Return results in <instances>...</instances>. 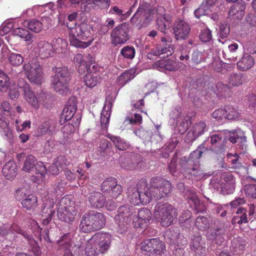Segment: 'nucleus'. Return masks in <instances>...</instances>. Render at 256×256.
I'll use <instances>...</instances> for the list:
<instances>
[{"label":"nucleus","mask_w":256,"mask_h":256,"mask_svg":"<svg viewBox=\"0 0 256 256\" xmlns=\"http://www.w3.org/2000/svg\"><path fill=\"white\" fill-rule=\"evenodd\" d=\"M67 26L68 28V40L72 46L85 48L92 44L93 38L90 37V30L86 22L75 24L74 26L68 23Z\"/></svg>","instance_id":"obj_1"},{"label":"nucleus","mask_w":256,"mask_h":256,"mask_svg":"<svg viewBox=\"0 0 256 256\" xmlns=\"http://www.w3.org/2000/svg\"><path fill=\"white\" fill-rule=\"evenodd\" d=\"M172 190L171 184L168 180L160 178H154L150 180L149 188L142 195L146 196L144 203H148L154 198L159 200L166 196Z\"/></svg>","instance_id":"obj_2"},{"label":"nucleus","mask_w":256,"mask_h":256,"mask_svg":"<svg viewBox=\"0 0 256 256\" xmlns=\"http://www.w3.org/2000/svg\"><path fill=\"white\" fill-rule=\"evenodd\" d=\"M106 222V218L102 213L90 210L84 214L82 217L80 228L84 232H89L102 228Z\"/></svg>","instance_id":"obj_3"},{"label":"nucleus","mask_w":256,"mask_h":256,"mask_svg":"<svg viewBox=\"0 0 256 256\" xmlns=\"http://www.w3.org/2000/svg\"><path fill=\"white\" fill-rule=\"evenodd\" d=\"M154 216L162 226L167 227L173 224L178 212L172 205L168 203H158L154 207Z\"/></svg>","instance_id":"obj_4"},{"label":"nucleus","mask_w":256,"mask_h":256,"mask_svg":"<svg viewBox=\"0 0 256 256\" xmlns=\"http://www.w3.org/2000/svg\"><path fill=\"white\" fill-rule=\"evenodd\" d=\"M202 153V152L198 148L191 153L188 158H183L180 160V164L185 172L198 179L200 178L202 174L198 166V160Z\"/></svg>","instance_id":"obj_5"},{"label":"nucleus","mask_w":256,"mask_h":256,"mask_svg":"<svg viewBox=\"0 0 256 256\" xmlns=\"http://www.w3.org/2000/svg\"><path fill=\"white\" fill-rule=\"evenodd\" d=\"M22 70L31 82L40 84L44 82L42 69L36 59L25 62L22 66Z\"/></svg>","instance_id":"obj_6"},{"label":"nucleus","mask_w":256,"mask_h":256,"mask_svg":"<svg viewBox=\"0 0 256 256\" xmlns=\"http://www.w3.org/2000/svg\"><path fill=\"white\" fill-rule=\"evenodd\" d=\"M55 74L52 78L51 86L54 90L61 94L67 92L68 70L66 67L55 68Z\"/></svg>","instance_id":"obj_7"},{"label":"nucleus","mask_w":256,"mask_h":256,"mask_svg":"<svg viewBox=\"0 0 256 256\" xmlns=\"http://www.w3.org/2000/svg\"><path fill=\"white\" fill-rule=\"evenodd\" d=\"M154 14V11L151 12L146 6H140L130 18V22L132 25L140 30L148 26L153 18Z\"/></svg>","instance_id":"obj_8"},{"label":"nucleus","mask_w":256,"mask_h":256,"mask_svg":"<svg viewBox=\"0 0 256 256\" xmlns=\"http://www.w3.org/2000/svg\"><path fill=\"white\" fill-rule=\"evenodd\" d=\"M170 38H162V42L156 48H153L148 54V58L154 59V56H160L162 58L171 56L174 52Z\"/></svg>","instance_id":"obj_9"},{"label":"nucleus","mask_w":256,"mask_h":256,"mask_svg":"<svg viewBox=\"0 0 256 256\" xmlns=\"http://www.w3.org/2000/svg\"><path fill=\"white\" fill-rule=\"evenodd\" d=\"M128 32V24L126 23H122L116 26L113 29L110 34L112 44L116 46L126 42L129 39Z\"/></svg>","instance_id":"obj_10"},{"label":"nucleus","mask_w":256,"mask_h":256,"mask_svg":"<svg viewBox=\"0 0 256 256\" xmlns=\"http://www.w3.org/2000/svg\"><path fill=\"white\" fill-rule=\"evenodd\" d=\"M132 212L128 206H122L120 207L118 214L114 217V220L118 226V231L123 233L126 231L128 225L130 222Z\"/></svg>","instance_id":"obj_11"},{"label":"nucleus","mask_w":256,"mask_h":256,"mask_svg":"<svg viewBox=\"0 0 256 256\" xmlns=\"http://www.w3.org/2000/svg\"><path fill=\"white\" fill-rule=\"evenodd\" d=\"M166 238L169 240L170 246L174 245L185 246L187 244V240L180 232L177 228H172L165 232Z\"/></svg>","instance_id":"obj_12"},{"label":"nucleus","mask_w":256,"mask_h":256,"mask_svg":"<svg viewBox=\"0 0 256 256\" xmlns=\"http://www.w3.org/2000/svg\"><path fill=\"white\" fill-rule=\"evenodd\" d=\"M154 12L156 13V26L162 32H166V30L170 27L171 20L168 16L165 14V9L162 6H158Z\"/></svg>","instance_id":"obj_13"},{"label":"nucleus","mask_w":256,"mask_h":256,"mask_svg":"<svg viewBox=\"0 0 256 256\" xmlns=\"http://www.w3.org/2000/svg\"><path fill=\"white\" fill-rule=\"evenodd\" d=\"M99 254L106 252L111 244V236L108 234L98 233L93 236Z\"/></svg>","instance_id":"obj_14"},{"label":"nucleus","mask_w":256,"mask_h":256,"mask_svg":"<svg viewBox=\"0 0 256 256\" xmlns=\"http://www.w3.org/2000/svg\"><path fill=\"white\" fill-rule=\"evenodd\" d=\"M17 87L22 88L24 91V98L34 108L38 109L39 108L38 100L28 83L22 82L18 84Z\"/></svg>","instance_id":"obj_15"},{"label":"nucleus","mask_w":256,"mask_h":256,"mask_svg":"<svg viewBox=\"0 0 256 256\" xmlns=\"http://www.w3.org/2000/svg\"><path fill=\"white\" fill-rule=\"evenodd\" d=\"M173 30L176 40H181L188 38L190 28L186 22L181 20L175 24Z\"/></svg>","instance_id":"obj_16"},{"label":"nucleus","mask_w":256,"mask_h":256,"mask_svg":"<svg viewBox=\"0 0 256 256\" xmlns=\"http://www.w3.org/2000/svg\"><path fill=\"white\" fill-rule=\"evenodd\" d=\"M152 212L148 208H142L138 210L136 218H133L136 227L144 228L150 222L152 218Z\"/></svg>","instance_id":"obj_17"},{"label":"nucleus","mask_w":256,"mask_h":256,"mask_svg":"<svg viewBox=\"0 0 256 256\" xmlns=\"http://www.w3.org/2000/svg\"><path fill=\"white\" fill-rule=\"evenodd\" d=\"M190 247L196 256H204L206 254L204 240L199 235L194 236L192 238Z\"/></svg>","instance_id":"obj_18"},{"label":"nucleus","mask_w":256,"mask_h":256,"mask_svg":"<svg viewBox=\"0 0 256 256\" xmlns=\"http://www.w3.org/2000/svg\"><path fill=\"white\" fill-rule=\"evenodd\" d=\"M114 102L112 97L108 96L106 98L105 104L103 107L100 116V122L102 127L106 128L109 123L110 115V110Z\"/></svg>","instance_id":"obj_19"},{"label":"nucleus","mask_w":256,"mask_h":256,"mask_svg":"<svg viewBox=\"0 0 256 256\" xmlns=\"http://www.w3.org/2000/svg\"><path fill=\"white\" fill-rule=\"evenodd\" d=\"M76 100L75 97H71L66 102L62 114L60 122L64 118L65 120H70L74 116L76 110Z\"/></svg>","instance_id":"obj_20"},{"label":"nucleus","mask_w":256,"mask_h":256,"mask_svg":"<svg viewBox=\"0 0 256 256\" xmlns=\"http://www.w3.org/2000/svg\"><path fill=\"white\" fill-rule=\"evenodd\" d=\"M89 205L92 208H102L106 203V198L100 192H92L88 197Z\"/></svg>","instance_id":"obj_21"},{"label":"nucleus","mask_w":256,"mask_h":256,"mask_svg":"<svg viewBox=\"0 0 256 256\" xmlns=\"http://www.w3.org/2000/svg\"><path fill=\"white\" fill-rule=\"evenodd\" d=\"M144 194L140 192L138 188L130 187L128 190V198L130 202L134 206L140 204H147L144 203V200L146 196H143Z\"/></svg>","instance_id":"obj_22"},{"label":"nucleus","mask_w":256,"mask_h":256,"mask_svg":"<svg viewBox=\"0 0 256 256\" xmlns=\"http://www.w3.org/2000/svg\"><path fill=\"white\" fill-rule=\"evenodd\" d=\"M54 202L53 200H46L44 202V204L42 208V216L46 217L43 220L44 224H48L52 220V217L54 210Z\"/></svg>","instance_id":"obj_23"},{"label":"nucleus","mask_w":256,"mask_h":256,"mask_svg":"<svg viewBox=\"0 0 256 256\" xmlns=\"http://www.w3.org/2000/svg\"><path fill=\"white\" fill-rule=\"evenodd\" d=\"M76 213V208L72 206H70L64 207V210H58V216L60 220L66 222H70L74 220Z\"/></svg>","instance_id":"obj_24"},{"label":"nucleus","mask_w":256,"mask_h":256,"mask_svg":"<svg viewBox=\"0 0 256 256\" xmlns=\"http://www.w3.org/2000/svg\"><path fill=\"white\" fill-rule=\"evenodd\" d=\"M10 232H16L22 234L28 240H30L32 236L23 232L18 226L14 224L10 226L8 224H4L0 228V235L2 236H8Z\"/></svg>","instance_id":"obj_25"},{"label":"nucleus","mask_w":256,"mask_h":256,"mask_svg":"<svg viewBox=\"0 0 256 256\" xmlns=\"http://www.w3.org/2000/svg\"><path fill=\"white\" fill-rule=\"evenodd\" d=\"M208 130V127L206 123L203 122H200L194 124L192 130L188 132V136L190 138L191 140H194Z\"/></svg>","instance_id":"obj_26"},{"label":"nucleus","mask_w":256,"mask_h":256,"mask_svg":"<svg viewBox=\"0 0 256 256\" xmlns=\"http://www.w3.org/2000/svg\"><path fill=\"white\" fill-rule=\"evenodd\" d=\"M180 63L172 60H161L156 62V66L163 71H176L180 68Z\"/></svg>","instance_id":"obj_27"},{"label":"nucleus","mask_w":256,"mask_h":256,"mask_svg":"<svg viewBox=\"0 0 256 256\" xmlns=\"http://www.w3.org/2000/svg\"><path fill=\"white\" fill-rule=\"evenodd\" d=\"M101 80L100 73L99 71H92L87 74L84 77L86 85L90 88L96 86Z\"/></svg>","instance_id":"obj_28"},{"label":"nucleus","mask_w":256,"mask_h":256,"mask_svg":"<svg viewBox=\"0 0 256 256\" xmlns=\"http://www.w3.org/2000/svg\"><path fill=\"white\" fill-rule=\"evenodd\" d=\"M17 166L16 164L12 160L7 162L2 168V174L4 178L8 180H12L16 175Z\"/></svg>","instance_id":"obj_29"},{"label":"nucleus","mask_w":256,"mask_h":256,"mask_svg":"<svg viewBox=\"0 0 256 256\" xmlns=\"http://www.w3.org/2000/svg\"><path fill=\"white\" fill-rule=\"evenodd\" d=\"M185 196L188 199V202L190 204H193L195 210L198 212H201L203 210L204 206L201 204L200 200L198 198L196 192L194 190H186Z\"/></svg>","instance_id":"obj_30"},{"label":"nucleus","mask_w":256,"mask_h":256,"mask_svg":"<svg viewBox=\"0 0 256 256\" xmlns=\"http://www.w3.org/2000/svg\"><path fill=\"white\" fill-rule=\"evenodd\" d=\"M38 49L39 54L42 58H49L54 54L51 44L46 41H40L38 43Z\"/></svg>","instance_id":"obj_31"},{"label":"nucleus","mask_w":256,"mask_h":256,"mask_svg":"<svg viewBox=\"0 0 256 256\" xmlns=\"http://www.w3.org/2000/svg\"><path fill=\"white\" fill-rule=\"evenodd\" d=\"M254 60L252 56L245 54L241 60L237 62V67L241 71L245 72L251 68L254 65Z\"/></svg>","instance_id":"obj_32"},{"label":"nucleus","mask_w":256,"mask_h":256,"mask_svg":"<svg viewBox=\"0 0 256 256\" xmlns=\"http://www.w3.org/2000/svg\"><path fill=\"white\" fill-rule=\"evenodd\" d=\"M35 169L36 175L32 176V180L36 182L40 183L44 180L48 170L44 163L41 162H38L36 164Z\"/></svg>","instance_id":"obj_33"},{"label":"nucleus","mask_w":256,"mask_h":256,"mask_svg":"<svg viewBox=\"0 0 256 256\" xmlns=\"http://www.w3.org/2000/svg\"><path fill=\"white\" fill-rule=\"evenodd\" d=\"M216 0H204L200 6L194 11V14L197 18L208 14L210 8Z\"/></svg>","instance_id":"obj_34"},{"label":"nucleus","mask_w":256,"mask_h":256,"mask_svg":"<svg viewBox=\"0 0 256 256\" xmlns=\"http://www.w3.org/2000/svg\"><path fill=\"white\" fill-rule=\"evenodd\" d=\"M226 230L222 228H217L212 230L208 234V238L213 242L218 244H222L224 240V236Z\"/></svg>","instance_id":"obj_35"},{"label":"nucleus","mask_w":256,"mask_h":256,"mask_svg":"<svg viewBox=\"0 0 256 256\" xmlns=\"http://www.w3.org/2000/svg\"><path fill=\"white\" fill-rule=\"evenodd\" d=\"M245 6L239 3L233 4L229 12V16L232 18L240 19L244 15Z\"/></svg>","instance_id":"obj_36"},{"label":"nucleus","mask_w":256,"mask_h":256,"mask_svg":"<svg viewBox=\"0 0 256 256\" xmlns=\"http://www.w3.org/2000/svg\"><path fill=\"white\" fill-rule=\"evenodd\" d=\"M136 76L135 70H128L122 74L117 79V82L119 85L124 86L128 82L133 79Z\"/></svg>","instance_id":"obj_37"},{"label":"nucleus","mask_w":256,"mask_h":256,"mask_svg":"<svg viewBox=\"0 0 256 256\" xmlns=\"http://www.w3.org/2000/svg\"><path fill=\"white\" fill-rule=\"evenodd\" d=\"M98 247L94 237L92 236L88 242L85 245V252L87 256H96L99 254Z\"/></svg>","instance_id":"obj_38"},{"label":"nucleus","mask_w":256,"mask_h":256,"mask_svg":"<svg viewBox=\"0 0 256 256\" xmlns=\"http://www.w3.org/2000/svg\"><path fill=\"white\" fill-rule=\"evenodd\" d=\"M58 242L65 249L64 256H74L71 250H70V248L72 246L70 239L67 234L62 236L58 240Z\"/></svg>","instance_id":"obj_39"},{"label":"nucleus","mask_w":256,"mask_h":256,"mask_svg":"<svg viewBox=\"0 0 256 256\" xmlns=\"http://www.w3.org/2000/svg\"><path fill=\"white\" fill-rule=\"evenodd\" d=\"M222 134H212L210 136V144H212L211 146H208V140H206L201 145L200 148L202 147V148L205 149L206 150H213L214 146L218 144L222 140Z\"/></svg>","instance_id":"obj_40"},{"label":"nucleus","mask_w":256,"mask_h":256,"mask_svg":"<svg viewBox=\"0 0 256 256\" xmlns=\"http://www.w3.org/2000/svg\"><path fill=\"white\" fill-rule=\"evenodd\" d=\"M190 124V118L180 116L177 124L176 130L178 132V134H182L188 130Z\"/></svg>","instance_id":"obj_41"},{"label":"nucleus","mask_w":256,"mask_h":256,"mask_svg":"<svg viewBox=\"0 0 256 256\" xmlns=\"http://www.w3.org/2000/svg\"><path fill=\"white\" fill-rule=\"evenodd\" d=\"M134 7V5H133L130 10L126 12L123 10L119 8L117 6H114L111 8L110 12L116 15L120 20L122 21L130 15Z\"/></svg>","instance_id":"obj_42"},{"label":"nucleus","mask_w":256,"mask_h":256,"mask_svg":"<svg viewBox=\"0 0 256 256\" xmlns=\"http://www.w3.org/2000/svg\"><path fill=\"white\" fill-rule=\"evenodd\" d=\"M107 136L112 142L115 146L120 150H124L128 148V144L119 136H116L110 134Z\"/></svg>","instance_id":"obj_43"},{"label":"nucleus","mask_w":256,"mask_h":256,"mask_svg":"<svg viewBox=\"0 0 256 256\" xmlns=\"http://www.w3.org/2000/svg\"><path fill=\"white\" fill-rule=\"evenodd\" d=\"M229 136V140L232 144L236 143L238 141L245 142L246 140V138L244 136L243 131L240 129L230 132Z\"/></svg>","instance_id":"obj_44"},{"label":"nucleus","mask_w":256,"mask_h":256,"mask_svg":"<svg viewBox=\"0 0 256 256\" xmlns=\"http://www.w3.org/2000/svg\"><path fill=\"white\" fill-rule=\"evenodd\" d=\"M37 198L32 194L28 195L22 202V206L27 210L34 209L38 206Z\"/></svg>","instance_id":"obj_45"},{"label":"nucleus","mask_w":256,"mask_h":256,"mask_svg":"<svg viewBox=\"0 0 256 256\" xmlns=\"http://www.w3.org/2000/svg\"><path fill=\"white\" fill-rule=\"evenodd\" d=\"M51 44L52 46L54 52H60L66 48L68 42L66 40L58 38L53 40Z\"/></svg>","instance_id":"obj_46"},{"label":"nucleus","mask_w":256,"mask_h":256,"mask_svg":"<svg viewBox=\"0 0 256 256\" xmlns=\"http://www.w3.org/2000/svg\"><path fill=\"white\" fill-rule=\"evenodd\" d=\"M46 20V18H42L41 21H40L35 18L32 19L28 22V28L34 32H39L42 30L43 23Z\"/></svg>","instance_id":"obj_47"},{"label":"nucleus","mask_w":256,"mask_h":256,"mask_svg":"<svg viewBox=\"0 0 256 256\" xmlns=\"http://www.w3.org/2000/svg\"><path fill=\"white\" fill-rule=\"evenodd\" d=\"M153 246L155 245L152 242V238L144 240L140 244L142 252L146 255L154 256V249H152Z\"/></svg>","instance_id":"obj_48"},{"label":"nucleus","mask_w":256,"mask_h":256,"mask_svg":"<svg viewBox=\"0 0 256 256\" xmlns=\"http://www.w3.org/2000/svg\"><path fill=\"white\" fill-rule=\"evenodd\" d=\"M152 242L155 245L152 246V249H154V256H162L166 251L164 244L157 238H152Z\"/></svg>","instance_id":"obj_49"},{"label":"nucleus","mask_w":256,"mask_h":256,"mask_svg":"<svg viewBox=\"0 0 256 256\" xmlns=\"http://www.w3.org/2000/svg\"><path fill=\"white\" fill-rule=\"evenodd\" d=\"M14 35L24 39L25 41H30L32 38V35L28 30L25 28H17L12 32Z\"/></svg>","instance_id":"obj_50"},{"label":"nucleus","mask_w":256,"mask_h":256,"mask_svg":"<svg viewBox=\"0 0 256 256\" xmlns=\"http://www.w3.org/2000/svg\"><path fill=\"white\" fill-rule=\"evenodd\" d=\"M36 158L32 155H28L26 158L22 170L26 172H30L35 166Z\"/></svg>","instance_id":"obj_51"},{"label":"nucleus","mask_w":256,"mask_h":256,"mask_svg":"<svg viewBox=\"0 0 256 256\" xmlns=\"http://www.w3.org/2000/svg\"><path fill=\"white\" fill-rule=\"evenodd\" d=\"M116 180L114 178H108L104 180L101 186V190L104 192L110 193L112 188L116 186Z\"/></svg>","instance_id":"obj_52"},{"label":"nucleus","mask_w":256,"mask_h":256,"mask_svg":"<svg viewBox=\"0 0 256 256\" xmlns=\"http://www.w3.org/2000/svg\"><path fill=\"white\" fill-rule=\"evenodd\" d=\"M196 226L201 230H204L209 228L210 222L206 217L198 216L195 222Z\"/></svg>","instance_id":"obj_53"},{"label":"nucleus","mask_w":256,"mask_h":256,"mask_svg":"<svg viewBox=\"0 0 256 256\" xmlns=\"http://www.w3.org/2000/svg\"><path fill=\"white\" fill-rule=\"evenodd\" d=\"M120 54L125 58L132 60L135 56L136 50L134 47L126 46L120 50Z\"/></svg>","instance_id":"obj_54"},{"label":"nucleus","mask_w":256,"mask_h":256,"mask_svg":"<svg viewBox=\"0 0 256 256\" xmlns=\"http://www.w3.org/2000/svg\"><path fill=\"white\" fill-rule=\"evenodd\" d=\"M237 216L234 218V220L237 222L238 224L248 222L246 210L242 208H240L236 212Z\"/></svg>","instance_id":"obj_55"},{"label":"nucleus","mask_w":256,"mask_h":256,"mask_svg":"<svg viewBox=\"0 0 256 256\" xmlns=\"http://www.w3.org/2000/svg\"><path fill=\"white\" fill-rule=\"evenodd\" d=\"M10 63L14 66H18L24 62L23 57L18 54L12 53L8 57Z\"/></svg>","instance_id":"obj_56"},{"label":"nucleus","mask_w":256,"mask_h":256,"mask_svg":"<svg viewBox=\"0 0 256 256\" xmlns=\"http://www.w3.org/2000/svg\"><path fill=\"white\" fill-rule=\"evenodd\" d=\"M242 76L239 74H232L229 78V84L232 86H236L242 84Z\"/></svg>","instance_id":"obj_57"},{"label":"nucleus","mask_w":256,"mask_h":256,"mask_svg":"<svg viewBox=\"0 0 256 256\" xmlns=\"http://www.w3.org/2000/svg\"><path fill=\"white\" fill-rule=\"evenodd\" d=\"M10 79L8 76L2 71H0V87L2 92H5L7 90L8 86H10Z\"/></svg>","instance_id":"obj_58"},{"label":"nucleus","mask_w":256,"mask_h":256,"mask_svg":"<svg viewBox=\"0 0 256 256\" xmlns=\"http://www.w3.org/2000/svg\"><path fill=\"white\" fill-rule=\"evenodd\" d=\"M14 27L12 20H8L3 22L0 27V32L2 34H4L9 32Z\"/></svg>","instance_id":"obj_59"},{"label":"nucleus","mask_w":256,"mask_h":256,"mask_svg":"<svg viewBox=\"0 0 256 256\" xmlns=\"http://www.w3.org/2000/svg\"><path fill=\"white\" fill-rule=\"evenodd\" d=\"M226 119L234 120L238 118L240 116V113L238 110L232 106H226Z\"/></svg>","instance_id":"obj_60"},{"label":"nucleus","mask_w":256,"mask_h":256,"mask_svg":"<svg viewBox=\"0 0 256 256\" xmlns=\"http://www.w3.org/2000/svg\"><path fill=\"white\" fill-rule=\"evenodd\" d=\"M235 189V182L224 183L221 186V192L223 194H228L234 192Z\"/></svg>","instance_id":"obj_61"},{"label":"nucleus","mask_w":256,"mask_h":256,"mask_svg":"<svg viewBox=\"0 0 256 256\" xmlns=\"http://www.w3.org/2000/svg\"><path fill=\"white\" fill-rule=\"evenodd\" d=\"M218 94L220 96H226L230 93V87L222 82H218L216 85Z\"/></svg>","instance_id":"obj_62"},{"label":"nucleus","mask_w":256,"mask_h":256,"mask_svg":"<svg viewBox=\"0 0 256 256\" xmlns=\"http://www.w3.org/2000/svg\"><path fill=\"white\" fill-rule=\"evenodd\" d=\"M212 116L218 120H222L224 118L226 119V107L224 108H219L214 110Z\"/></svg>","instance_id":"obj_63"},{"label":"nucleus","mask_w":256,"mask_h":256,"mask_svg":"<svg viewBox=\"0 0 256 256\" xmlns=\"http://www.w3.org/2000/svg\"><path fill=\"white\" fill-rule=\"evenodd\" d=\"M199 38L201 41L203 42H209L212 39L211 31L209 28H205L203 30L200 32Z\"/></svg>","instance_id":"obj_64"}]
</instances>
